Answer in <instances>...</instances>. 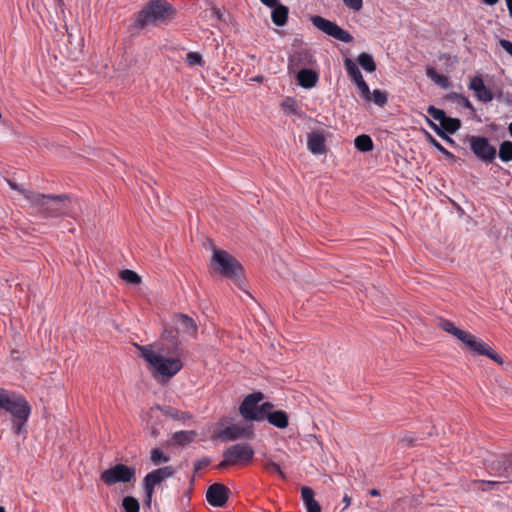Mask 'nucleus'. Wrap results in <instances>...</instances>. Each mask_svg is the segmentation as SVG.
Wrapping results in <instances>:
<instances>
[{"mask_svg": "<svg viewBox=\"0 0 512 512\" xmlns=\"http://www.w3.org/2000/svg\"><path fill=\"white\" fill-rule=\"evenodd\" d=\"M469 88L474 92L475 97L484 103L493 99L492 91L487 88L481 76H474L470 79Z\"/></svg>", "mask_w": 512, "mask_h": 512, "instance_id": "16", "label": "nucleus"}, {"mask_svg": "<svg viewBox=\"0 0 512 512\" xmlns=\"http://www.w3.org/2000/svg\"><path fill=\"white\" fill-rule=\"evenodd\" d=\"M465 348L474 355H485L496 363L500 365L503 364L502 358L493 351L489 345L475 335L472 336Z\"/></svg>", "mask_w": 512, "mask_h": 512, "instance_id": "14", "label": "nucleus"}, {"mask_svg": "<svg viewBox=\"0 0 512 512\" xmlns=\"http://www.w3.org/2000/svg\"><path fill=\"white\" fill-rule=\"evenodd\" d=\"M508 130H509L510 135L512 136V122L509 124Z\"/></svg>", "mask_w": 512, "mask_h": 512, "instance_id": "52", "label": "nucleus"}, {"mask_svg": "<svg viewBox=\"0 0 512 512\" xmlns=\"http://www.w3.org/2000/svg\"><path fill=\"white\" fill-rule=\"evenodd\" d=\"M427 76L438 86L442 88H448L450 85L448 77L439 74L433 67L426 69Z\"/></svg>", "mask_w": 512, "mask_h": 512, "instance_id": "24", "label": "nucleus"}, {"mask_svg": "<svg viewBox=\"0 0 512 512\" xmlns=\"http://www.w3.org/2000/svg\"><path fill=\"white\" fill-rule=\"evenodd\" d=\"M358 64L368 73L376 70V63L373 57L368 53H360L357 57Z\"/></svg>", "mask_w": 512, "mask_h": 512, "instance_id": "23", "label": "nucleus"}, {"mask_svg": "<svg viewBox=\"0 0 512 512\" xmlns=\"http://www.w3.org/2000/svg\"><path fill=\"white\" fill-rule=\"evenodd\" d=\"M344 67L347 72V74L350 76V78L353 80L355 85L357 86L360 96L364 100H370L371 99V91L369 89V86L365 82L361 71L358 68V65L356 62H354L350 58H346L344 60Z\"/></svg>", "mask_w": 512, "mask_h": 512, "instance_id": "13", "label": "nucleus"}, {"mask_svg": "<svg viewBox=\"0 0 512 512\" xmlns=\"http://www.w3.org/2000/svg\"><path fill=\"white\" fill-rule=\"evenodd\" d=\"M289 69L291 71H296V69H299V65L295 62L294 58L290 60Z\"/></svg>", "mask_w": 512, "mask_h": 512, "instance_id": "45", "label": "nucleus"}, {"mask_svg": "<svg viewBox=\"0 0 512 512\" xmlns=\"http://www.w3.org/2000/svg\"><path fill=\"white\" fill-rule=\"evenodd\" d=\"M370 494H371L372 496H378V495H379V492H378V490H376V489H372V490L370 491Z\"/></svg>", "mask_w": 512, "mask_h": 512, "instance_id": "51", "label": "nucleus"}, {"mask_svg": "<svg viewBox=\"0 0 512 512\" xmlns=\"http://www.w3.org/2000/svg\"><path fill=\"white\" fill-rule=\"evenodd\" d=\"M194 436L193 432L180 431L173 435V439L178 444H186L192 441Z\"/></svg>", "mask_w": 512, "mask_h": 512, "instance_id": "35", "label": "nucleus"}, {"mask_svg": "<svg viewBox=\"0 0 512 512\" xmlns=\"http://www.w3.org/2000/svg\"><path fill=\"white\" fill-rule=\"evenodd\" d=\"M0 410L12 416L13 431L17 435L21 434L31 413V407L25 398L19 394L0 389Z\"/></svg>", "mask_w": 512, "mask_h": 512, "instance_id": "3", "label": "nucleus"}, {"mask_svg": "<svg viewBox=\"0 0 512 512\" xmlns=\"http://www.w3.org/2000/svg\"><path fill=\"white\" fill-rule=\"evenodd\" d=\"M426 139L433 147H435L444 156H446L449 159H454V155L451 152H449L445 147H443L430 133H426Z\"/></svg>", "mask_w": 512, "mask_h": 512, "instance_id": "33", "label": "nucleus"}, {"mask_svg": "<svg viewBox=\"0 0 512 512\" xmlns=\"http://www.w3.org/2000/svg\"><path fill=\"white\" fill-rule=\"evenodd\" d=\"M311 22L317 29L339 41L344 43H350L353 41V36L348 31L342 29L330 20L321 16H313L311 17Z\"/></svg>", "mask_w": 512, "mask_h": 512, "instance_id": "10", "label": "nucleus"}, {"mask_svg": "<svg viewBox=\"0 0 512 512\" xmlns=\"http://www.w3.org/2000/svg\"><path fill=\"white\" fill-rule=\"evenodd\" d=\"M499 157L502 161L508 162L512 160V142L504 141L500 144Z\"/></svg>", "mask_w": 512, "mask_h": 512, "instance_id": "28", "label": "nucleus"}, {"mask_svg": "<svg viewBox=\"0 0 512 512\" xmlns=\"http://www.w3.org/2000/svg\"><path fill=\"white\" fill-rule=\"evenodd\" d=\"M344 4L353 11L361 10L363 6V0H343Z\"/></svg>", "mask_w": 512, "mask_h": 512, "instance_id": "38", "label": "nucleus"}, {"mask_svg": "<svg viewBox=\"0 0 512 512\" xmlns=\"http://www.w3.org/2000/svg\"><path fill=\"white\" fill-rule=\"evenodd\" d=\"M254 456V450L249 444H235L224 452V460L219 464V468L227 465L248 464Z\"/></svg>", "mask_w": 512, "mask_h": 512, "instance_id": "7", "label": "nucleus"}, {"mask_svg": "<svg viewBox=\"0 0 512 512\" xmlns=\"http://www.w3.org/2000/svg\"><path fill=\"white\" fill-rule=\"evenodd\" d=\"M119 276L127 284L139 285L141 283V277L135 271L129 269L122 270Z\"/></svg>", "mask_w": 512, "mask_h": 512, "instance_id": "27", "label": "nucleus"}, {"mask_svg": "<svg viewBox=\"0 0 512 512\" xmlns=\"http://www.w3.org/2000/svg\"><path fill=\"white\" fill-rule=\"evenodd\" d=\"M501 481H482L483 484H488V485H495V484H498L500 483Z\"/></svg>", "mask_w": 512, "mask_h": 512, "instance_id": "50", "label": "nucleus"}, {"mask_svg": "<svg viewBox=\"0 0 512 512\" xmlns=\"http://www.w3.org/2000/svg\"><path fill=\"white\" fill-rule=\"evenodd\" d=\"M176 9L167 0H149L136 17V26L144 29L148 26H159L173 19Z\"/></svg>", "mask_w": 512, "mask_h": 512, "instance_id": "2", "label": "nucleus"}, {"mask_svg": "<svg viewBox=\"0 0 512 512\" xmlns=\"http://www.w3.org/2000/svg\"><path fill=\"white\" fill-rule=\"evenodd\" d=\"M263 399L264 394L261 392H255L246 396L239 406L241 416L250 422L264 420L266 411L272 410L274 405L270 402L260 404Z\"/></svg>", "mask_w": 512, "mask_h": 512, "instance_id": "5", "label": "nucleus"}, {"mask_svg": "<svg viewBox=\"0 0 512 512\" xmlns=\"http://www.w3.org/2000/svg\"><path fill=\"white\" fill-rule=\"evenodd\" d=\"M142 357L149 365L154 376L167 381L175 376L183 367L179 357H171L162 343L136 345Z\"/></svg>", "mask_w": 512, "mask_h": 512, "instance_id": "1", "label": "nucleus"}, {"mask_svg": "<svg viewBox=\"0 0 512 512\" xmlns=\"http://www.w3.org/2000/svg\"><path fill=\"white\" fill-rule=\"evenodd\" d=\"M181 320H185V321H188V320H192L191 318H189L188 316H182V319Z\"/></svg>", "mask_w": 512, "mask_h": 512, "instance_id": "53", "label": "nucleus"}, {"mask_svg": "<svg viewBox=\"0 0 512 512\" xmlns=\"http://www.w3.org/2000/svg\"><path fill=\"white\" fill-rule=\"evenodd\" d=\"M150 460L154 465H160L168 462L170 458L161 449L154 448L151 450Z\"/></svg>", "mask_w": 512, "mask_h": 512, "instance_id": "29", "label": "nucleus"}, {"mask_svg": "<svg viewBox=\"0 0 512 512\" xmlns=\"http://www.w3.org/2000/svg\"><path fill=\"white\" fill-rule=\"evenodd\" d=\"M264 467L268 471L276 472L281 478H286V474L283 472L281 466L278 463L274 462L270 456L264 457Z\"/></svg>", "mask_w": 512, "mask_h": 512, "instance_id": "30", "label": "nucleus"}, {"mask_svg": "<svg viewBox=\"0 0 512 512\" xmlns=\"http://www.w3.org/2000/svg\"><path fill=\"white\" fill-rule=\"evenodd\" d=\"M25 199L50 215H58L65 212L66 198L62 196L44 195L35 192H25Z\"/></svg>", "mask_w": 512, "mask_h": 512, "instance_id": "6", "label": "nucleus"}, {"mask_svg": "<svg viewBox=\"0 0 512 512\" xmlns=\"http://www.w3.org/2000/svg\"><path fill=\"white\" fill-rule=\"evenodd\" d=\"M175 473L172 466H165L149 472L143 480L146 503L150 505L156 486L160 485L163 481L171 478Z\"/></svg>", "mask_w": 512, "mask_h": 512, "instance_id": "9", "label": "nucleus"}, {"mask_svg": "<svg viewBox=\"0 0 512 512\" xmlns=\"http://www.w3.org/2000/svg\"><path fill=\"white\" fill-rule=\"evenodd\" d=\"M265 419H267L271 425L280 429L286 428L289 424L288 415L286 414V412L282 410H267L265 414Z\"/></svg>", "mask_w": 512, "mask_h": 512, "instance_id": "20", "label": "nucleus"}, {"mask_svg": "<svg viewBox=\"0 0 512 512\" xmlns=\"http://www.w3.org/2000/svg\"><path fill=\"white\" fill-rule=\"evenodd\" d=\"M272 8L271 18L273 23L277 26H284L288 18V8L281 4H276Z\"/></svg>", "mask_w": 512, "mask_h": 512, "instance_id": "22", "label": "nucleus"}, {"mask_svg": "<svg viewBox=\"0 0 512 512\" xmlns=\"http://www.w3.org/2000/svg\"><path fill=\"white\" fill-rule=\"evenodd\" d=\"M186 62L189 66H203L204 61L200 53L189 52L186 56Z\"/></svg>", "mask_w": 512, "mask_h": 512, "instance_id": "36", "label": "nucleus"}, {"mask_svg": "<svg viewBox=\"0 0 512 512\" xmlns=\"http://www.w3.org/2000/svg\"><path fill=\"white\" fill-rule=\"evenodd\" d=\"M301 498L304 502L307 512H321L319 503L315 500L314 491L307 486L301 488Z\"/></svg>", "mask_w": 512, "mask_h": 512, "instance_id": "21", "label": "nucleus"}, {"mask_svg": "<svg viewBox=\"0 0 512 512\" xmlns=\"http://www.w3.org/2000/svg\"><path fill=\"white\" fill-rule=\"evenodd\" d=\"M267 7H274L278 4V0H260Z\"/></svg>", "mask_w": 512, "mask_h": 512, "instance_id": "44", "label": "nucleus"}, {"mask_svg": "<svg viewBox=\"0 0 512 512\" xmlns=\"http://www.w3.org/2000/svg\"><path fill=\"white\" fill-rule=\"evenodd\" d=\"M507 8L512 15V0H506Z\"/></svg>", "mask_w": 512, "mask_h": 512, "instance_id": "48", "label": "nucleus"}, {"mask_svg": "<svg viewBox=\"0 0 512 512\" xmlns=\"http://www.w3.org/2000/svg\"><path fill=\"white\" fill-rule=\"evenodd\" d=\"M342 501H343V503L345 504V505H344V508H343V510H345V509H347V508L350 506L352 499H351V497H350V496H348V495L346 494V495H344V497H343Z\"/></svg>", "mask_w": 512, "mask_h": 512, "instance_id": "43", "label": "nucleus"}, {"mask_svg": "<svg viewBox=\"0 0 512 512\" xmlns=\"http://www.w3.org/2000/svg\"><path fill=\"white\" fill-rule=\"evenodd\" d=\"M441 329L445 332L453 335L457 340H459L465 347L467 343L472 338L473 334L470 332L464 331L457 327L454 322H442Z\"/></svg>", "mask_w": 512, "mask_h": 512, "instance_id": "19", "label": "nucleus"}, {"mask_svg": "<svg viewBox=\"0 0 512 512\" xmlns=\"http://www.w3.org/2000/svg\"><path fill=\"white\" fill-rule=\"evenodd\" d=\"M441 126L449 133H455L460 128V121L458 119L449 118L445 116V119L441 122Z\"/></svg>", "mask_w": 512, "mask_h": 512, "instance_id": "32", "label": "nucleus"}, {"mask_svg": "<svg viewBox=\"0 0 512 512\" xmlns=\"http://www.w3.org/2000/svg\"><path fill=\"white\" fill-rule=\"evenodd\" d=\"M164 337H165L166 339L171 340V341H173V340H174V337L171 335V333H170V332H168L167 328H165V329H164Z\"/></svg>", "mask_w": 512, "mask_h": 512, "instance_id": "47", "label": "nucleus"}, {"mask_svg": "<svg viewBox=\"0 0 512 512\" xmlns=\"http://www.w3.org/2000/svg\"><path fill=\"white\" fill-rule=\"evenodd\" d=\"M250 80L254 81V82L262 83L264 81V77L261 75H258V76L252 77Z\"/></svg>", "mask_w": 512, "mask_h": 512, "instance_id": "46", "label": "nucleus"}, {"mask_svg": "<svg viewBox=\"0 0 512 512\" xmlns=\"http://www.w3.org/2000/svg\"><path fill=\"white\" fill-rule=\"evenodd\" d=\"M281 107H282L283 111L288 115H296V116L301 115L300 107L297 104V101L292 97L286 98L282 102Z\"/></svg>", "mask_w": 512, "mask_h": 512, "instance_id": "26", "label": "nucleus"}, {"mask_svg": "<svg viewBox=\"0 0 512 512\" xmlns=\"http://www.w3.org/2000/svg\"><path fill=\"white\" fill-rule=\"evenodd\" d=\"M122 507L125 512H139V502L132 496H126L123 498Z\"/></svg>", "mask_w": 512, "mask_h": 512, "instance_id": "31", "label": "nucleus"}, {"mask_svg": "<svg viewBox=\"0 0 512 512\" xmlns=\"http://www.w3.org/2000/svg\"><path fill=\"white\" fill-rule=\"evenodd\" d=\"M254 435L252 424L233 423L219 430L217 438L222 441H235L237 439H251Z\"/></svg>", "mask_w": 512, "mask_h": 512, "instance_id": "11", "label": "nucleus"}, {"mask_svg": "<svg viewBox=\"0 0 512 512\" xmlns=\"http://www.w3.org/2000/svg\"><path fill=\"white\" fill-rule=\"evenodd\" d=\"M211 269L214 273L232 279L235 283H240L242 279L241 264L232 254L222 249L213 248Z\"/></svg>", "mask_w": 512, "mask_h": 512, "instance_id": "4", "label": "nucleus"}, {"mask_svg": "<svg viewBox=\"0 0 512 512\" xmlns=\"http://www.w3.org/2000/svg\"><path fill=\"white\" fill-rule=\"evenodd\" d=\"M230 490L223 484L215 483L206 492L207 502L214 507H223L229 497Z\"/></svg>", "mask_w": 512, "mask_h": 512, "instance_id": "15", "label": "nucleus"}, {"mask_svg": "<svg viewBox=\"0 0 512 512\" xmlns=\"http://www.w3.org/2000/svg\"><path fill=\"white\" fill-rule=\"evenodd\" d=\"M430 127L437 133L438 136H440L443 139L450 140V138L445 134V132L440 129L434 122L431 120H427Z\"/></svg>", "mask_w": 512, "mask_h": 512, "instance_id": "40", "label": "nucleus"}, {"mask_svg": "<svg viewBox=\"0 0 512 512\" xmlns=\"http://www.w3.org/2000/svg\"><path fill=\"white\" fill-rule=\"evenodd\" d=\"M326 138L323 132L312 131L307 135V148L314 155L326 153Z\"/></svg>", "mask_w": 512, "mask_h": 512, "instance_id": "17", "label": "nucleus"}, {"mask_svg": "<svg viewBox=\"0 0 512 512\" xmlns=\"http://www.w3.org/2000/svg\"><path fill=\"white\" fill-rule=\"evenodd\" d=\"M9 185L12 189H15V190H18L20 193L23 194V196L25 197V192H30L29 190H25V189H20L19 186L15 183H12L11 181H9Z\"/></svg>", "mask_w": 512, "mask_h": 512, "instance_id": "42", "label": "nucleus"}, {"mask_svg": "<svg viewBox=\"0 0 512 512\" xmlns=\"http://www.w3.org/2000/svg\"><path fill=\"white\" fill-rule=\"evenodd\" d=\"M136 469L124 464H116L109 469L104 470L100 479L107 486H112L117 483H128L135 478Z\"/></svg>", "mask_w": 512, "mask_h": 512, "instance_id": "8", "label": "nucleus"}, {"mask_svg": "<svg viewBox=\"0 0 512 512\" xmlns=\"http://www.w3.org/2000/svg\"><path fill=\"white\" fill-rule=\"evenodd\" d=\"M482 1L488 5H494L495 3L498 2V0H482Z\"/></svg>", "mask_w": 512, "mask_h": 512, "instance_id": "49", "label": "nucleus"}, {"mask_svg": "<svg viewBox=\"0 0 512 512\" xmlns=\"http://www.w3.org/2000/svg\"><path fill=\"white\" fill-rule=\"evenodd\" d=\"M297 83L305 89L313 88L319 79V74L312 69L301 68L297 72Z\"/></svg>", "mask_w": 512, "mask_h": 512, "instance_id": "18", "label": "nucleus"}, {"mask_svg": "<svg viewBox=\"0 0 512 512\" xmlns=\"http://www.w3.org/2000/svg\"><path fill=\"white\" fill-rule=\"evenodd\" d=\"M355 147L361 152H368L373 149V141L368 135L357 136L354 140Z\"/></svg>", "mask_w": 512, "mask_h": 512, "instance_id": "25", "label": "nucleus"}, {"mask_svg": "<svg viewBox=\"0 0 512 512\" xmlns=\"http://www.w3.org/2000/svg\"><path fill=\"white\" fill-rule=\"evenodd\" d=\"M428 114L434 118L435 120L439 121L440 123L445 119V112L441 109H438L434 106H429L427 109Z\"/></svg>", "mask_w": 512, "mask_h": 512, "instance_id": "37", "label": "nucleus"}, {"mask_svg": "<svg viewBox=\"0 0 512 512\" xmlns=\"http://www.w3.org/2000/svg\"><path fill=\"white\" fill-rule=\"evenodd\" d=\"M501 476L503 477V479L505 481H509V482H512V460H509L505 467H504V471L503 473L501 474Z\"/></svg>", "mask_w": 512, "mask_h": 512, "instance_id": "39", "label": "nucleus"}, {"mask_svg": "<svg viewBox=\"0 0 512 512\" xmlns=\"http://www.w3.org/2000/svg\"><path fill=\"white\" fill-rule=\"evenodd\" d=\"M368 102L372 101L378 106H384L387 102V94L379 89H375L371 92V99L367 100Z\"/></svg>", "mask_w": 512, "mask_h": 512, "instance_id": "34", "label": "nucleus"}, {"mask_svg": "<svg viewBox=\"0 0 512 512\" xmlns=\"http://www.w3.org/2000/svg\"><path fill=\"white\" fill-rule=\"evenodd\" d=\"M500 46L509 54L512 56V43L508 40L501 39L500 40Z\"/></svg>", "mask_w": 512, "mask_h": 512, "instance_id": "41", "label": "nucleus"}, {"mask_svg": "<svg viewBox=\"0 0 512 512\" xmlns=\"http://www.w3.org/2000/svg\"><path fill=\"white\" fill-rule=\"evenodd\" d=\"M469 146L476 157L485 162H492L496 157V149L489 140L481 136H471Z\"/></svg>", "mask_w": 512, "mask_h": 512, "instance_id": "12", "label": "nucleus"}, {"mask_svg": "<svg viewBox=\"0 0 512 512\" xmlns=\"http://www.w3.org/2000/svg\"><path fill=\"white\" fill-rule=\"evenodd\" d=\"M0 512H5V509L2 506H0Z\"/></svg>", "mask_w": 512, "mask_h": 512, "instance_id": "54", "label": "nucleus"}]
</instances>
